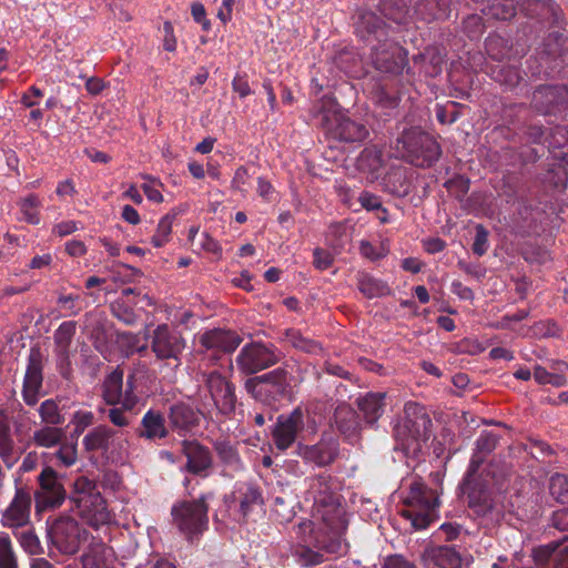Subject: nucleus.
<instances>
[{
    "mask_svg": "<svg viewBox=\"0 0 568 568\" xmlns=\"http://www.w3.org/2000/svg\"><path fill=\"white\" fill-rule=\"evenodd\" d=\"M72 500L79 516L93 528L110 525L114 520L97 484L87 477H79L73 484Z\"/></svg>",
    "mask_w": 568,
    "mask_h": 568,
    "instance_id": "f257e3e1",
    "label": "nucleus"
},
{
    "mask_svg": "<svg viewBox=\"0 0 568 568\" xmlns=\"http://www.w3.org/2000/svg\"><path fill=\"white\" fill-rule=\"evenodd\" d=\"M72 500L79 516L93 528L110 525L114 520L97 484L87 477H79L73 484Z\"/></svg>",
    "mask_w": 568,
    "mask_h": 568,
    "instance_id": "f03ea898",
    "label": "nucleus"
},
{
    "mask_svg": "<svg viewBox=\"0 0 568 568\" xmlns=\"http://www.w3.org/2000/svg\"><path fill=\"white\" fill-rule=\"evenodd\" d=\"M396 156L420 168L432 166L442 154L434 136L418 129L404 131L395 140Z\"/></svg>",
    "mask_w": 568,
    "mask_h": 568,
    "instance_id": "7ed1b4c3",
    "label": "nucleus"
},
{
    "mask_svg": "<svg viewBox=\"0 0 568 568\" xmlns=\"http://www.w3.org/2000/svg\"><path fill=\"white\" fill-rule=\"evenodd\" d=\"M495 473L488 468L479 473L467 470L459 488L467 496L468 507L477 516L486 517L497 511L496 496L491 489Z\"/></svg>",
    "mask_w": 568,
    "mask_h": 568,
    "instance_id": "20e7f679",
    "label": "nucleus"
},
{
    "mask_svg": "<svg viewBox=\"0 0 568 568\" xmlns=\"http://www.w3.org/2000/svg\"><path fill=\"white\" fill-rule=\"evenodd\" d=\"M400 516L410 520L415 530L426 529L435 519L437 507L436 491L420 480H413L403 500Z\"/></svg>",
    "mask_w": 568,
    "mask_h": 568,
    "instance_id": "39448f33",
    "label": "nucleus"
},
{
    "mask_svg": "<svg viewBox=\"0 0 568 568\" xmlns=\"http://www.w3.org/2000/svg\"><path fill=\"white\" fill-rule=\"evenodd\" d=\"M337 484L335 478L328 474H321L312 479L310 485L314 498L315 511L322 518L333 517L339 527V516L346 515L341 504V496L336 493Z\"/></svg>",
    "mask_w": 568,
    "mask_h": 568,
    "instance_id": "423d86ee",
    "label": "nucleus"
},
{
    "mask_svg": "<svg viewBox=\"0 0 568 568\" xmlns=\"http://www.w3.org/2000/svg\"><path fill=\"white\" fill-rule=\"evenodd\" d=\"M173 521L179 530L187 538L202 534L209 524L207 505L205 498L199 500L183 501L172 508Z\"/></svg>",
    "mask_w": 568,
    "mask_h": 568,
    "instance_id": "0eeeda50",
    "label": "nucleus"
},
{
    "mask_svg": "<svg viewBox=\"0 0 568 568\" xmlns=\"http://www.w3.org/2000/svg\"><path fill=\"white\" fill-rule=\"evenodd\" d=\"M372 61L376 71L398 75L408 67V51L387 38L373 49Z\"/></svg>",
    "mask_w": 568,
    "mask_h": 568,
    "instance_id": "6e6552de",
    "label": "nucleus"
},
{
    "mask_svg": "<svg viewBox=\"0 0 568 568\" xmlns=\"http://www.w3.org/2000/svg\"><path fill=\"white\" fill-rule=\"evenodd\" d=\"M341 526L333 517L322 518V532L317 534L315 548L335 556H345L349 550V544L345 539L348 527L346 515L339 516Z\"/></svg>",
    "mask_w": 568,
    "mask_h": 568,
    "instance_id": "1a4fd4ad",
    "label": "nucleus"
},
{
    "mask_svg": "<svg viewBox=\"0 0 568 568\" xmlns=\"http://www.w3.org/2000/svg\"><path fill=\"white\" fill-rule=\"evenodd\" d=\"M195 341L200 345V352L207 355L213 364L219 361L220 354L234 352L241 343L236 333L221 328L200 333Z\"/></svg>",
    "mask_w": 568,
    "mask_h": 568,
    "instance_id": "9d476101",
    "label": "nucleus"
},
{
    "mask_svg": "<svg viewBox=\"0 0 568 568\" xmlns=\"http://www.w3.org/2000/svg\"><path fill=\"white\" fill-rule=\"evenodd\" d=\"M152 352L159 359H173L180 365V356L185 348L181 333L166 324L156 326L152 334Z\"/></svg>",
    "mask_w": 568,
    "mask_h": 568,
    "instance_id": "9b49d317",
    "label": "nucleus"
},
{
    "mask_svg": "<svg viewBox=\"0 0 568 568\" xmlns=\"http://www.w3.org/2000/svg\"><path fill=\"white\" fill-rule=\"evenodd\" d=\"M354 32L363 41L376 40L377 43L388 38L389 27L383 17L369 8L361 7L353 16Z\"/></svg>",
    "mask_w": 568,
    "mask_h": 568,
    "instance_id": "f8f14e48",
    "label": "nucleus"
},
{
    "mask_svg": "<svg viewBox=\"0 0 568 568\" xmlns=\"http://www.w3.org/2000/svg\"><path fill=\"white\" fill-rule=\"evenodd\" d=\"M567 102L568 87L566 84H540L535 89L530 104L538 114L549 115L566 108Z\"/></svg>",
    "mask_w": 568,
    "mask_h": 568,
    "instance_id": "ddd939ff",
    "label": "nucleus"
},
{
    "mask_svg": "<svg viewBox=\"0 0 568 568\" xmlns=\"http://www.w3.org/2000/svg\"><path fill=\"white\" fill-rule=\"evenodd\" d=\"M40 490L36 494L37 509L59 507L65 499V490L58 479L57 471L45 467L39 475Z\"/></svg>",
    "mask_w": 568,
    "mask_h": 568,
    "instance_id": "4468645a",
    "label": "nucleus"
},
{
    "mask_svg": "<svg viewBox=\"0 0 568 568\" xmlns=\"http://www.w3.org/2000/svg\"><path fill=\"white\" fill-rule=\"evenodd\" d=\"M275 361L273 349L257 342L245 345L236 357L239 369L246 375L267 368Z\"/></svg>",
    "mask_w": 568,
    "mask_h": 568,
    "instance_id": "2eb2a0df",
    "label": "nucleus"
},
{
    "mask_svg": "<svg viewBox=\"0 0 568 568\" xmlns=\"http://www.w3.org/2000/svg\"><path fill=\"white\" fill-rule=\"evenodd\" d=\"M205 383L217 410L223 415L231 414L236 404L233 384L217 372L207 374Z\"/></svg>",
    "mask_w": 568,
    "mask_h": 568,
    "instance_id": "dca6fc26",
    "label": "nucleus"
},
{
    "mask_svg": "<svg viewBox=\"0 0 568 568\" xmlns=\"http://www.w3.org/2000/svg\"><path fill=\"white\" fill-rule=\"evenodd\" d=\"M293 532L297 539L298 549L295 550V556L300 558L302 564L317 565L323 561V555L314 551L317 534L314 530V523L312 520H302L293 528Z\"/></svg>",
    "mask_w": 568,
    "mask_h": 568,
    "instance_id": "f3484780",
    "label": "nucleus"
},
{
    "mask_svg": "<svg viewBox=\"0 0 568 568\" xmlns=\"http://www.w3.org/2000/svg\"><path fill=\"white\" fill-rule=\"evenodd\" d=\"M51 538L61 552L72 555L80 547V527L72 518H60L51 527Z\"/></svg>",
    "mask_w": 568,
    "mask_h": 568,
    "instance_id": "a211bd4d",
    "label": "nucleus"
},
{
    "mask_svg": "<svg viewBox=\"0 0 568 568\" xmlns=\"http://www.w3.org/2000/svg\"><path fill=\"white\" fill-rule=\"evenodd\" d=\"M325 133L328 138L341 142H362L369 134L364 123L353 120L344 113L334 119Z\"/></svg>",
    "mask_w": 568,
    "mask_h": 568,
    "instance_id": "6ab92c4d",
    "label": "nucleus"
},
{
    "mask_svg": "<svg viewBox=\"0 0 568 568\" xmlns=\"http://www.w3.org/2000/svg\"><path fill=\"white\" fill-rule=\"evenodd\" d=\"M31 497L23 489H17L16 495L3 511L1 517L2 526L17 529L26 526L30 519Z\"/></svg>",
    "mask_w": 568,
    "mask_h": 568,
    "instance_id": "aec40b11",
    "label": "nucleus"
},
{
    "mask_svg": "<svg viewBox=\"0 0 568 568\" xmlns=\"http://www.w3.org/2000/svg\"><path fill=\"white\" fill-rule=\"evenodd\" d=\"M405 413L403 430L409 429L422 449L423 443L429 438L432 433V418L417 405L406 407Z\"/></svg>",
    "mask_w": 568,
    "mask_h": 568,
    "instance_id": "412c9836",
    "label": "nucleus"
},
{
    "mask_svg": "<svg viewBox=\"0 0 568 568\" xmlns=\"http://www.w3.org/2000/svg\"><path fill=\"white\" fill-rule=\"evenodd\" d=\"M338 444L333 436L323 437L314 446H297V455L306 460L314 462L317 466H327L335 460Z\"/></svg>",
    "mask_w": 568,
    "mask_h": 568,
    "instance_id": "4be33fe9",
    "label": "nucleus"
},
{
    "mask_svg": "<svg viewBox=\"0 0 568 568\" xmlns=\"http://www.w3.org/2000/svg\"><path fill=\"white\" fill-rule=\"evenodd\" d=\"M231 498L232 501H230L229 507L231 508L232 504H236L239 506V520L245 519L263 503L261 491L255 486L247 483L237 484Z\"/></svg>",
    "mask_w": 568,
    "mask_h": 568,
    "instance_id": "5701e85b",
    "label": "nucleus"
},
{
    "mask_svg": "<svg viewBox=\"0 0 568 568\" xmlns=\"http://www.w3.org/2000/svg\"><path fill=\"white\" fill-rule=\"evenodd\" d=\"M183 454L186 457L185 469L194 475H206L212 466V455L207 447L197 442H183Z\"/></svg>",
    "mask_w": 568,
    "mask_h": 568,
    "instance_id": "b1692460",
    "label": "nucleus"
},
{
    "mask_svg": "<svg viewBox=\"0 0 568 568\" xmlns=\"http://www.w3.org/2000/svg\"><path fill=\"white\" fill-rule=\"evenodd\" d=\"M42 386V368L39 353H31L23 383V399L28 405H34L39 399Z\"/></svg>",
    "mask_w": 568,
    "mask_h": 568,
    "instance_id": "393cba45",
    "label": "nucleus"
},
{
    "mask_svg": "<svg viewBox=\"0 0 568 568\" xmlns=\"http://www.w3.org/2000/svg\"><path fill=\"white\" fill-rule=\"evenodd\" d=\"M386 396L385 392H368L357 397L356 406L367 424L374 425L382 417L386 406Z\"/></svg>",
    "mask_w": 568,
    "mask_h": 568,
    "instance_id": "a878e982",
    "label": "nucleus"
},
{
    "mask_svg": "<svg viewBox=\"0 0 568 568\" xmlns=\"http://www.w3.org/2000/svg\"><path fill=\"white\" fill-rule=\"evenodd\" d=\"M499 440L495 432L483 430L475 440V452L471 456L467 470L477 473L483 466L486 457L494 452Z\"/></svg>",
    "mask_w": 568,
    "mask_h": 568,
    "instance_id": "bb28decb",
    "label": "nucleus"
},
{
    "mask_svg": "<svg viewBox=\"0 0 568 568\" xmlns=\"http://www.w3.org/2000/svg\"><path fill=\"white\" fill-rule=\"evenodd\" d=\"M335 425L337 430L343 434L349 443H354V440H356L359 430V423L354 409L351 407L336 408Z\"/></svg>",
    "mask_w": 568,
    "mask_h": 568,
    "instance_id": "cd10ccee",
    "label": "nucleus"
},
{
    "mask_svg": "<svg viewBox=\"0 0 568 568\" xmlns=\"http://www.w3.org/2000/svg\"><path fill=\"white\" fill-rule=\"evenodd\" d=\"M248 389L257 388L258 393L265 392L275 395L284 394V373L280 369L250 379L246 383Z\"/></svg>",
    "mask_w": 568,
    "mask_h": 568,
    "instance_id": "c85d7f7f",
    "label": "nucleus"
},
{
    "mask_svg": "<svg viewBox=\"0 0 568 568\" xmlns=\"http://www.w3.org/2000/svg\"><path fill=\"white\" fill-rule=\"evenodd\" d=\"M434 565L439 568H462L463 559L453 545H438L428 551Z\"/></svg>",
    "mask_w": 568,
    "mask_h": 568,
    "instance_id": "c756f323",
    "label": "nucleus"
},
{
    "mask_svg": "<svg viewBox=\"0 0 568 568\" xmlns=\"http://www.w3.org/2000/svg\"><path fill=\"white\" fill-rule=\"evenodd\" d=\"M357 288L369 300L384 297L390 293V287L385 282L373 277L369 273H358Z\"/></svg>",
    "mask_w": 568,
    "mask_h": 568,
    "instance_id": "7c9ffc66",
    "label": "nucleus"
},
{
    "mask_svg": "<svg viewBox=\"0 0 568 568\" xmlns=\"http://www.w3.org/2000/svg\"><path fill=\"white\" fill-rule=\"evenodd\" d=\"M383 153L375 145L366 146L356 160L357 169L363 173L376 175L383 165Z\"/></svg>",
    "mask_w": 568,
    "mask_h": 568,
    "instance_id": "2f4dec72",
    "label": "nucleus"
},
{
    "mask_svg": "<svg viewBox=\"0 0 568 568\" xmlns=\"http://www.w3.org/2000/svg\"><path fill=\"white\" fill-rule=\"evenodd\" d=\"M316 113L321 116V123L324 129L328 128L331 123L335 120L336 116L342 114L339 109V104L331 94H324L316 103H315Z\"/></svg>",
    "mask_w": 568,
    "mask_h": 568,
    "instance_id": "473e14b6",
    "label": "nucleus"
},
{
    "mask_svg": "<svg viewBox=\"0 0 568 568\" xmlns=\"http://www.w3.org/2000/svg\"><path fill=\"white\" fill-rule=\"evenodd\" d=\"M170 419L172 425L179 429H189L199 420L197 413L185 404H176L172 406Z\"/></svg>",
    "mask_w": 568,
    "mask_h": 568,
    "instance_id": "72a5a7b5",
    "label": "nucleus"
},
{
    "mask_svg": "<svg viewBox=\"0 0 568 568\" xmlns=\"http://www.w3.org/2000/svg\"><path fill=\"white\" fill-rule=\"evenodd\" d=\"M143 432L142 435L146 438H163L166 436V427L164 418L160 413L149 410L142 419Z\"/></svg>",
    "mask_w": 568,
    "mask_h": 568,
    "instance_id": "f704fd0d",
    "label": "nucleus"
},
{
    "mask_svg": "<svg viewBox=\"0 0 568 568\" xmlns=\"http://www.w3.org/2000/svg\"><path fill=\"white\" fill-rule=\"evenodd\" d=\"M123 373L113 371L109 374L103 384V398L110 405L120 403L122 398Z\"/></svg>",
    "mask_w": 568,
    "mask_h": 568,
    "instance_id": "c9c22d12",
    "label": "nucleus"
},
{
    "mask_svg": "<svg viewBox=\"0 0 568 568\" xmlns=\"http://www.w3.org/2000/svg\"><path fill=\"white\" fill-rule=\"evenodd\" d=\"M22 220L29 224L37 225L40 223L41 200L37 194H29L18 202Z\"/></svg>",
    "mask_w": 568,
    "mask_h": 568,
    "instance_id": "e433bc0d",
    "label": "nucleus"
},
{
    "mask_svg": "<svg viewBox=\"0 0 568 568\" xmlns=\"http://www.w3.org/2000/svg\"><path fill=\"white\" fill-rule=\"evenodd\" d=\"M304 412L296 407L286 417V450L292 447L298 434L304 430Z\"/></svg>",
    "mask_w": 568,
    "mask_h": 568,
    "instance_id": "4c0bfd02",
    "label": "nucleus"
},
{
    "mask_svg": "<svg viewBox=\"0 0 568 568\" xmlns=\"http://www.w3.org/2000/svg\"><path fill=\"white\" fill-rule=\"evenodd\" d=\"M175 217V213H168L160 219L156 231L151 237V243L154 247H162L170 241Z\"/></svg>",
    "mask_w": 568,
    "mask_h": 568,
    "instance_id": "58836bf2",
    "label": "nucleus"
},
{
    "mask_svg": "<svg viewBox=\"0 0 568 568\" xmlns=\"http://www.w3.org/2000/svg\"><path fill=\"white\" fill-rule=\"evenodd\" d=\"M112 430L105 426H99L83 438V445L88 450H98L108 446Z\"/></svg>",
    "mask_w": 568,
    "mask_h": 568,
    "instance_id": "ea45409f",
    "label": "nucleus"
},
{
    "mask_svg": "<svg viewBox=\"0 0 568 568\" xmlns=\"http://www.w3.org/2000/svg\"><path fill=\"white\" fill-rule=\"evenodd\" d=\"M493 78L499 82L500 85H505L507 90L515 89L521 80L519 70L516 67L504 65L493 71Z\"/></svg>",
    "mask_w": 568,
    "mask_h": 568,
    "instance_id": "a19ab883",
    "label": "nucleus"
},
{
    "mask_svg": "<svg viewBox=\"0 0 568 568\" xmlns=\"http://www.w3.org/2000/svg\"><path fill=\"white\" fill-rule=\"evenodd\" d=\"M378 10L384 18L393 20L396 24L404 23L407 16V8L398 4L395 0H379Z\"/></svg>",
    "mask_w": 568,
    "mask_h": 568,
    "instance_id": "79ce46f5",
    "label": "nucleus"
},
{
    "mask_svg": "<svg viewBox=\"0 0 568 568\" xmlns=\"http://www.w3.org/2000/svg\"><path fill=\"white\" fill-rule=\"evenodd\" d=\"M404 428V418L397 424L394 428V437L398 446H400L402 450L406 454H416L419 452V445L416 444L415 437L412 435L409 429Z\"/></svg>",
    "mask_w": 568,
    "mask_h": 568,
    "instance_id": "37998d69",
    "label": "nucleus"
},
{
    "mask_svg": "<svg viewBox=\"0 0 568 568\" xmlns=\"http://www.w3.org/2000/svg\"><path fill=\"white\" fill-rule=\"evenodd\" d=\"M64 433L61 428L57 427H43L34 432L33 439L38 446L41 447H53L58 445Z\"/></svg>",
    "mask_w": 568,
    "mask_h": 568,
    "instance_id": "c03bdc74",
    "label": "nucleus"
},
{
    "mask_svg": "<svg viewBox=\"0 0 568 568\" xmlns=\"http://www.w3.org/2000/svg\"><path fill=\"white\" fill-rule=\"evenodd\" d=\"M0 568H19L12 541L8 535H0Z\"/></svg>",
    "mask_w": 568,
    "mask_h": 568,
    "instance_id": "a18cd8bd",
    "label": "nucleus"
},
{
    "mask_svg": "<svg viewBox=\"0 0 568 568\" xmlns=\"http://www.w3.org/2000/svg\"><path fill=\"white\" fill-rule=\"evenodd\" d=\"M215 450L222 463L226 466L233 469H240L242 467L236 449L227 442H216Z\"/></svg>",
    "mask_w": 568,
    "mask_h": 568,
    "instance_id": "49530a36",
    "label": "nucleus"
},
{
    "mask_svg": "<svg viewBox=\"0 0 568 568\" xmlns=\"http://www.w3.org/2000/svg\"><path fill=\"white\" fill-rule=\"evenodd\" d=\"M549 490L552 498L559 503H568V475L555 474L551 476Z\"/></svg>",
    "mask_w": 568,
    "mask_h": 568,
    "instance_id": "de8ad7c7",
    "label": "nucleus"
},
{
    "mask_svg": "<svg viewBox=\"0 0 568 568\" xmlns=\"http://www.w3.org/2000/svg\"><path fill=\"white\" fill-rule=\"evenodd\" d=\"M144 183L141 185L146 199L153 203H162L164 201L162 189L163 184L160 180L150 175H142Z\"/></svg>",
    "mask_w": 568,
    "mask_h": 568,
    "instance_id": "09e8293b",
    "label": "nucleus"
},
{
    "mask_svg": "<svg viewBox=\"0 0 568 568\" xmlns=\"http://www.w3.org/2000/svg\"><path fill=\"white\" fill-rule=\"evenodd\" d=\"M42 422L51 425H59L63 422L58 404L53 399L44 400L39 408Z\"/></svg>",
    "mask_w": 568,
    "mask_h": 568,
    "instance_id": "8fccbe9b",
    "label": "nucleus"
},
{
    "mask_svg": "<svg viewBox=\"0 0 568 568\" xmlns=\"http://www.w3.org/2000/svg\"><path fill=\"white\" fill-rule=\"evenodd\" d=\"M463 28L468 38L475 40L485 32V23L480 16L469 14L463 20Z\"/></svg>",
    "mask_w": 568,
    "mask_h": 568,
    "instance_id": "3c124183",
    "label": "nucleus"
},
{
    "mask_svg": "<svg viewBox=\"0 0 568 568\" xmlns=\"http://www.w3.org/2000/svg\"><path fill=\"white\" fill-rule=\"evenodd\" d=\"M489 248V231L483 225L475 226V241L473 244L474 254L481 257Z\"/></svg>",
    "mask_w": 568,
    "mask_h": 568,
    "instance_id": "603ef678",
    "label": "nucleus"
},
{
    "mask_svg": "<svg viewBox=\"0 0 568 568\" xmlns=\"http://www.w3.org/2000/svg\"><path fill=\"white\" fill-rule=\"evenodd\" d=\"M415 11L425 20H434L442 17L444 11L439 8L437 0H420Z\"/></svg>",
    "mask_w": 568,
    "mask_h": 568,
    "instance_id": "864d4df0",
    "label": "nucleus"
},
{
    "mask_svg": "<svg viewBox=\"0 0 568 568\" xmlns=\"http://www.w3.org/2000/svg\"><path fill=\"white\" fill-rule=\"evenodd\" d=\"M103 551H104V545L98 544L91 551L84 554L82 556L83 568H103L104 567Z\"/></svg>",
    "mask_w": 568,
    "mask_h": 568,
    "instance_id": "5fc2aeb1",
    "label": "nucleus"
},
{
    "mask_svg": "<svg viewBox=\"0 0 568 568\" xmlns=\"http://www.w3.org/2000/svg\"><path fill=\"white\" fill-rule=\"evenodd\" d=\"M488 13L495 19L507 20L516 16V6L513 0L505 3L496 2L489 8Z\"/></svg>",
    "mask_w": 568,
    "mask_h": 568,
    "instance_id": "6e6d98bb",
    "label": "nucleus"
},
{
    "mask_svg": "<svg viewBox=\"0 0 568 568\" xmlns=\"http://www.w3.org/2000/svg\"><path fill=\"white\" fill-rule=\"evenodd\" d=\"M374 101L383 109L395 110L399 103V98L384 88H377L374 92Z\"/></svg>",
    "mask_w": 568,
    "mask_h": 568,
    "instance_id": "4d7b16f0",
    "label": "nucleus"
},
{
    "mask_svg": "<svg viewBox=\"0 0 568 568\" xmlns=\"http://www.w3.org/2000/svg\"><path fill=\"white\" fill-rule=\"evenodd\" d=\"M387 186L396 196H406L409 194V184L400 173L390 174L387 178Z\"/></svg>",
    "mask_w": 568,
    "mask_h": 568,
    "instance_id": "13d9d810",
    "label": "nucleus"
},
{
    "mask_svg": "<svg viewBox=\"0 0 568 568\" xmlns=\"http://www.w3.org/2000/svg\"><path fill=\"white\" fill-rule=\"evenodd\" d=\"M55 456L62 466L70 467L78 458L77 446L73 444H63L55 453Z\"/></svg>",
    "mask_w": 568,
    "mask_h": 568,
    "instance_id": "bf43d9fd",
    "label": "nucleus"
},
{
    "mask_svg": "<svg viewBox=\"0 0 568 568\" xmlns=\"http://www.w3.org/2000/svg\"><path fill=\"white\" fill-rule=\"evenodd\" d=\"M444 185L449 192L455 193L457 197H462L468 193L469 180L462 175H457L446 181Z\"/></svg>",
    "mask_w": 568,
    "mask_h": 568,
    "instance_id": "052dcab7",
    "label": "nucleus"
},
{
    "mask_svg": "<svg viewBox=\"0 0 568 568\" xmlns=\"http://www.w3.org/2000/svg\"><path fill=\"white\" fill-rule=\"evenodd\" d=\"M93 414L89 410H78L73 414L71 423L74 425V432L81 434L93 423Z\"/></svg>",
    "mask_w": 568,
    "mask_h": 568,
    "instance_id": "680f3d73",
    "label": "nucleus"
},
{
    "mask_svg": "<svg viewBox=\"0 0 568 568\" xmlns=\"http://www.w3.org/2000/svg\"><path fill=\"white\" fill-rule=\"evenodd\" d=\"M335 257L328 250L316 247L314 250V265L317 270H327L333 265Z\"/></svg>",
    "mask_w": 568,
    "mask_h": 568,
    "instance_id": "e2e57ef3",
    "label": "nucleus"
},
{
    "mask_svg": "<svg viewBox=\"0 0 568 568\" xmlns=\"http://www.w3.org/2000/svg\"><path fill=\"white\" fill-rule=\"evenodd\" d=\"M12 452V439L9 425L0 419V456H9Z\"/></svg>",
    "mask_w": 568,
    "mask_h": 568,
    "instance_id": "0e129e2a",
    "label": "nucleus"
},
{
    "mask_svg": "<svg viewBox=\"0 0 568 568\" xmlns=\"http://www.w3.org/2000/svg\"><path fill=\"white\" fill-rule=\"evenodd\" d=\"M357 201L361 207L366 209L368 212H377V209H382V201L379 196L369 192H362Z\"/></svg>",
    "mask_w": 568,
    "mask_h": 568,
    "instance_id": "69168bd1",
    "label": "nucleus"
},
{
    "mask_svg": "<svg viewBox=\"0 0 568 568\" xmlns=\"http://www.w3.org/2000/svg\"><path fill=\"white\" fill-rule=\"evenodd\" d=\"M382 568H418L416 564L402 555L387 556Z\"/></svg>",
    "mask_w": 568,
    "mask_h": 568,
    "instance_id": "338daca9",
    "label": "nucleus"
},
{
    "mask_svg": "<svg viewBox=\"0 0 568 568\" xmlns=\"http://www.w3.org/2000/svg\"><path fill=\"white\" fill-rule=\"evenodd\" d=\"M75 333L74 322L62 323L55 332L54 338L59 344H68Z\"/></svg>",
    "mask_w": 568,
    "mask_h": 568,
    "instance_id": "774afa93",
    "label": "nucleus"
}]
</instances>
